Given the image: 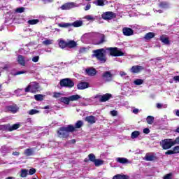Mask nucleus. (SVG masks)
I'll return each instance as SVG.
<instances>
[{
  "label": "nucleus",
  "mask_w": 179,
  "mask_h": 179,
  "mask_svg": "<svg viewBox=\"0 0 179 179\" xmlns=\"http://www.w3.org/2000/svg\"><path fill=\"white\" fill-rule=\"evenodd\" d=\"M36 90H38V83L32 82L25 88V93H36Z\"/></svg>",
  "instance_id": "f03ea898"
},
{
  "label": "nucleus",
  "mask_w": 179,
  "mask_h": 179,
  "mask_svg": "<svg viewBox=\"0 0 179 179\" xmlns=\"http://www.w3.org/2000/svg\"><path fill=\"white\" fill-rule=\"evenodd\" d=\"M83 126V122L81 120H78L75 124V128H77V129L82 128Z\"/></svg>",
  "instance_id": "79ce46f5"
},
{
  "label": "nucleus",
  "mask_w": 179,
  "mask_h": 179,
  "mask_svg": "<svg viewBox=\"0 0 179 179\" xmlns=\"http://www.w3.org/2000/svg\"><path fill=\"white\" fill-rule=\"evenodd\" d=\"M106 51H108L110 55H112V57L124 56V52H122L120 50H118L117 48H106Z\"/></svg>",
  "instance_id": "7ed1b4c3"
},
{
  "label": "nucleus",
  "mask_w": 179,
  "mask_h": 179,
  "mask_svg": "<svg viewBox=\"0 0 179 179\" xmlns=\"http://www.w3.org/2000/svg\"><path fill=\"white\" fill-rule=\"evenodd\" d=\"M173 145H179V136H178L174 141H173Z\"/></svg>",
  "instance_id": "864d4df0"
},
{
  "label": "nucleus",
  "mask_w": 179,
  "mask_h": 179,
  "mask_svg": "<svg viewBox=\"0 0 179 179\" xmlns=\"http://www.w3.org/2000/svg\"><path fill=\"white\" fill-rule=\"evenodd\" d=\"M174 150H168L167 152H165L166 155H174Z\"/></svg>",
  "instance_id": "4d7b16f0"
},
{
  "label": "nucleus",
  "mask_w": 179,
  "mask_h": 179,
  "mask_svg": "<svg viewBox=\"0 0 179 179\" xmlns=\"http://www.w3.org/2000/svg\"><path fill=\"white\" fill-rule=\"evenodd\" d=\"M159 40L162 41V43H164V44H166V45H169L170 44V41L167 38V36L162 35L160 38Z\"/></svg>",
  "instance_id": "412c9836"
},
{
  "label": "nucleus",
  "mask_w": 179,
  "mask_h": 179,
  "mask_svg": "<svg viewBox=\"0 0 179 179\" xmlns=\"http://www.w3.org/2000/svg\"><path fill=\"white\" fill-rule=\"evenodd\" d=\"M99 37L101 41L97 44H101L102 43H104V36L103 34H99Z\"/></svg>",
  "instance_id": "8fccbe9b"
},
{
  "label": "nucleus",
  "mask_w": 179,
  "mask_h": 179,
  "mask_svg": "<svg viewBox=\"0 0 179 179\" xmlns=\"http://www.w3.org/2000/svg\"><path fill=\"white\" fill-rule=\"evenodd\" d=\"M120 76H127V73H125L124 71H120Z\"/></svg>",
  "instance_id": "0e129e2a"
},
{
  "label": "nucleus",
  "mask_w": 179,
  "mask_h": 179,
  "mask_svg": "<svg viewBox=\"0 0 179 179\" xmlns=\"http://www.w3.org/2000/svg\"><path fill=\"white\" fill-rule=\"evenodd\" d=\"M169 6V3L166 1H162L159 3V8H162V9H166Z\"/></svg>",
  "instance_id": "a19ab883"
},
{
  "label": "nucleus",
  "mask_w": 179,
  "mask_h": 179,
  "mask_svg": "<svg viewBox=\"0 0 179 179\" xmlns=\"http://www.w3.org/2000/svg\"><path fill=\"white\" fill-rule=\"evenodd\" d=\"M160 145L162 146V149L166 150L167 149H170L172 146H174V143L173 139L167 138L162 140L160 142Z\"/></svg>",
  "instance_id": "20e7f679"
},
{
  "label": "nucleus",
  "mask_w": 179,
  "mask_h": 179,
  "mask_svg": "<svg viewBox=\"0 0 179 179\" xmlns=\"http://www.w3.org/2000/svg\"><path fill=\"white\" fill-rule=\"evenodd\" d=\"M62 96H64V94H62L61 92H54L53 93V97H55V99H61V98H62Z\"/></svg>",
  "instance_id": "58836bf2"
},
{
  "label": "nucleus",
  "mask_w": 179,
  "mask_h": 179,
  "mask_svg": "<svg viewBox=\"0 0 179 179\" xmlns=\"http://www.w3.org/2000/svg\"><path fill=\"white\" fill-rule=\"evenodd\" d=\"M17 62L22 66H24L26 65V59L22 55H19L17 57Z\"/></svg>",
  "instance_id": "f3484780"
},
{
  "label": "nucleus",
  "mask_w": 179,
  "mask_h": 179,
  "mask_svg": "<svg viewBox=\"0 0 179 179\" xmlns=\"http://www.w3.org/2000/svg\"><path fill=\"white\" fill-rule=\"evenodd\" d=\"M171 176H172L171 173L166 174V175L164 177V179H171Z\"/></svg>",
  "instance_id": "13d9d810"
},
{
  "label": "nucleus",
  "mask_w": 179,
  "mask_h": 179,
  "mask_svg": "<svg viewBox=\"0 0 179 179\" xmlns=\"http://www.w3.org/2000/svg\"><path fill=\"white\" fill-rule=\"evenodd\" d=\"M71 26H73V27H80L82 24H83V22L82 21H75L73 23H71Z\"/></svg>",
  "instance_id": "7c9ffc66"
},
{
  "label": "nucleus",
  "mask_w": 179,
  "mask_h": 179,
  "mask_svg": "<svg viewBox=\"0 0 179 179\" xmlns=\"http://www.w3.org/2000/svg\"><path fill=\"white\" fill-rule=\"evenodd\" d=\"M173 80L175 81V82H179V76H174L173 77Z\"/></svg>",
  "instance_id": "680f3d73"
},
{
  "label": "nucleus",
  "mask_w": 179,
  "mask_h": 179,
  "mask_svg": "<svg viewBox=\"0 0 179 179\" xmlns=\"http://www.w3.org/2000/svg\"><path fill=\"white\" fill-rule=\"evenodd\" d=\"M16 12H17V13H23V12H24V7H20L16 9Z\"/></svg>",
  "instance_id": "09e8293b"
},
{
  "label": "nucleus",
  "mask_w": 179,
  "mask_h": 179,
  "mask_svg": "<svg viewBox=\"0 0 179 179\" xmlns=\"http://www.w3.org/2000/svg\"><path fill=\"white\" fill-rule=\"evenodd\" d=\"M93 57H96V59L100 61L102 64H104L107 61V58H106V50L104 49H99L93 51Z\"/></svg>",
  "instance_id": "f257e3e1"
},
{
  "label": "nucleus",
  "mask_w": 179,
  "mask_h": 179,
  "mask_svg": "<svg viewBox=\"0 0 179 179\" xmlns=\"http://www.w3.org/2000/svg\"><path fill=\"white\" fill-rule=\"evenodd\" d=\"M150 132V130L149 129H148V128H145V129H143V134H148Z\"/></svg>",
  "instance_id": "052dcab7"
},
{
  "label": "nucleus",
  "mask_w": 179,
  "mask_h": 179,
  "mask_svg": "<svg viewBox=\"0 0 179 179\" xmlns=\"http://www.w3.org/2000/svg\"><path fill=\"white\" fill-rule=\"evenodd\" d=\"M70 101H76L77 100H79L80 99V95L76 94V95H72L69 96Z\"/></svg>",
  "instance_id": "cd10ccee"
},
{
  "label": "nucleus",
  "mask_w": 179,
  "mask_h": 179,
  "mask_svg": "<svg viewBox=\"0 0 179 179\" xmlns=\"http://www.w3.org/2000/svg\"><path fill=\"white\" fill-rule=\"evenodd\" d=\"M88 157L90 160V162H92L93 163H94V162L96 161V156H94V154H90L88 155Z\"/></svg>",
  "instance_id": "49530a36"
},
{
  "label": "nucleus",
  "mask_w": 179,
  "mask_h": 179,
  "mask_svg": "<svg viewBox=\"0 0 179 179\" xmlns=\"http://www.w3.org/2000/svg\"><path fill=\"white\" fill-rule=\"evenodd\" d=\"M57 26L59 27L66 29V27H71V26H72V24L66 23V22H61V23H57Z\"/></svg>",
  "instance_id": "5701e85b"
},
{
  "label": "nucleus",
  "mask_w": 179,
  "mask_h": 179,
  "mask_svg": "<svg viewBox=\"0 0 179 179\" xmlns=\"http://www.w3.org/2000/svg\"><path fill=\"white\" fill-rule=\"evenodd\" d=\"M134 85L136 86H141V85L143 84V80L142 79H136L134 81Z\"/></svg>",
  "instance_id": "ea45409f"
},
{
  "label": "nucleus",
  "mask_w": 179,
  "mask_h": 179,
  "mask_svg": "<svg viewBox=\"0 0 179 179\" xmlns=\"http://www.w3.org/2000/svg\"><path fill=\"white\" fill-rule=\"evenodd\" d=\"M87 48H81L80 49V52H85V51H87Z\"/></svg>",
  "instance_id": "e2e57ef3"
},
{
  "label": "nucleus",
  "mask_w": 179,
  "mask_h": 179,
  "mask_svg": "<svg viewBox=\"0 0 179 179\" xmlns=\"http://www.w3.org/2000/svg\"><path fill=\"white\" fill-rule=\"evenodd\" d=\"M85 121L88 122V124H95L96 123V117L94 116H87L85 117Z\"/></svg>",
  "instance_id": "dca6fc26"
},
{
  "label": "nucleus",
  "mask_w": 179,
  "mask_h": 179,
  "mask_svg": "<svg viewBox=\"0 0 179 179\" xmlns=\"http://www.w3.org/2000/svg\"><path fill=\"white\" fill-rule=\"evenodd\" d=\"M92 8V5H90V3H88L86 5V6L85 7V10H90V8Z\"/></svg>",
  "instance_id": "5fc2aeb1"
},
{
  "label": "nucleus",
  "mask_w": 179,
  "mask_h": 179,
  "mask_svg": "<svg viewBox=\"0 0 179 179\" xmlns=\"http://www.w3.org/2000/svg\"><path fill=\"white\" fill-rule=\"evenodd\" d=\"M20 127V124H14L13 126H10L8 127L9 131H15L17 129Z\"/></svg>",
  "instance_id": "c9c22d12"
},
{
  "label": "nucleus",
  "mask_w": 179,
  "mask_h": 179,
  "mask_svg": "<svg viewBox=\"0 0 179 179\" xmlns=\"http://www.w3.org/2000/svg\"><path fill=\"white\" fill-rule=\"evenodd\" d=\"M24 73H27V71L22 70V71H17L16 73L11 72V75H13V76H17V75H23Z\"/></svg>",
  "instance_id": "473e14b6"
},
{
  "label": "nucleus",
  "mask_w": 179,
  "mask_h": 179,
  "mask_svg": "<svg viewBox=\"0 0 179 179\" xmlns=\"http://www.w3.org/2000/svg\"><path fill=\"white\" fill-rule=\"evenodd\" d=\"M94 163L96 167H99V166L103 165V164L104 163V161L100 159H95V161H94Z\"/></svg>",
  "instance_id": "2f4dec72"
},
{
  "label": "nucleus",
  "mask_w": 179,
  "mask_h": 179,
  "mask_svg": "<svg viewBox=\"0 0 179 179\" xmlns=\"http://www.w3.org/2000/svg\"><path fill=\"white\" fill-rule=\"evenodd\" d=\"M18 110L19 108H17V106H9L6 107V111H10V113H13V114H15V113H17Z\"/></svg>",
  "instance_id": "f8f14e48"
},
{
  "label": "nucleus",
  "mask_w": 179,
  "mask_h": 179,
  "mask_svg": "<svg viewBox=\"0 0 179 179\" xmlns=\"http://www.w3.org/2000/svg\"><path fill=\"white\" fill-rule=\"evenodd\" d=\"M145 159L147 162H153V160H156V157L152 154H147Z\"/></svg>",
  "instance_id": "6ab92c4d"
},
{
  "label": "nucleus",
  "mask_w": 179,
  "mask_h": 179,
  "mask_svg": "<svg viewBox=\"0 0 179 179\" xmlns=\"http://www.w3.org/2000/svg\"><path fill=\"white\" fill-rule=\"evenodd\" d=\"M25 156H33L34 155V150L33 148H27L24 151Z\"/></svg>",
  "instance_id": "a211bd4d"
},
{
  "label": "nucleus",
  "mask_w": 179,
  "mask_h": 179,
  "mask_svg": "<svg viewBox=\"0 0 179 179\" xmlns=\"http://www.w3.org/2000/svg\"><path fill=\"white\" fill-rule=\"evenodd\" d=\"M155 33L153 32H149L148 34H146L144 36L145 40H152V38H153V37H155Z\"/></svg>",
  "instance_id": "b1692460"
},
{
  "label": "nucleus",
  "mask_w": 179,
  "mask_h": 179,
  "mask_svg": "<svg viewBox=\"0 0 179 179\" xmlns=\"http://www.w3.org/2000/svg\"><path fill=\"white\" fill-rule=\"evenodd\" d=\"M93 3L96 6H104V0H95Z\"/></svg>",
  "instance_id": "bb28decb"
},
{
  "label": "nucleus",
  "mask_w": 179,
  "mask_h": 179,
  "mask_svg": "<svg viewBox=\"0 0 179 179\" xmlns=\"http://www.w3.org/2000/svg\"><path fill=\"white\" fill-rule=\"evenodd\" d=\"M173 150L174 153H179V145L174 147Z\"/></svg>",
  "instance_id": "603ef678"
},
{
  "label": "nucleus",
  "mask_w": 179,
  "mask_h": 179,
  "mask_svg": "<svg viewBox=\"0 0 179 179\" xmlns=\"http://www.w3.org/2000/svg\"><path fill=\"white\" fill-rule=\"evenodd\" d=\"M52 43H54L53 40L46 39L43 42V44H44V45H50V44H52Z\"/></svg>",
  "instance_id": "37998d69"
},
{
  "label": "nucleus",
  "mask_w": 179,
  "mask_h": 179,
  "mask_svg": "<svg viewBox=\"0 0 179 179\" xmlns=\"http://www.w3.org/2000/svg\"><path fill=\"white\" fill-rule=\"evenodd\" d=\"M157 107L158 108H162L163 104H162V103H157Z\"/></svg>",
  "instance_id": "338daca9"
},
{
  "label": "nucleus",
  "mask_w": 179,
  "mask_h": 179,
  "mask_svg": "<svg viewBox=\"0 0 179 179\" xmlns=\"http://www.w3.org/2000/svg\"><path fill=\"white\" fill-rule=\"evenodd\" d=\"M115 160L117 163H120L121 164H128L131 163L128 159L124 157H117Z\"/></svg>",
  "instance_id": "4468645a"
},
{
  "label": "nucleus",
  "mask_w": 179,
  "mask_h": 179,
  "mask_svg": "<svg viewBox=\"0 0 179 179\" xmlns=\"http://www.w3.org/2000/svg\"><path fill=\"white\" fill-rule=\"evenodd\" d=\"M78 43H76L75 41H69L67 42V47H69V48H75V47H76Z\"/></svg>",
  "instance_id": "4be33fe9"
},
{
  "label": "nucleus",
  "mask_w": 179,
  "mask_h": 179,
  "mask_svg": "<svg viewBox=\"0 0 179 179\" xmlns=\"http://www.w3.org/2000/svg\"><path fill=\"white\" fill-rule=\"evenodd\" d=\"M43 96L42 94H36L34 96L35 100H37V101H41L43 99Z\"/></svg>",
  "instance_id": "c03bdc74"
},
{
  "label": "nucleus",
  "mask_w": 179,
  "mask_h": 179,
  "mask_svg": "<svg viewBox=\"0 0 179 179\" xmlns=\"http://www.w3.org/2000/svg\"><path fill=\"white\" fill-rule=\"evenodd\" d=\"M38 59H40V57L35 56L32 58L33 62H38Z\"/></svg>",
  "instance_id": "3c124183"
},
{
  "label": "nucleus",
  "mask_w": 179,
  "mask_h": 179,
  "mask_svg": "<svg viewBox=\"0 0 179 179\" xmlns=\"http://www.w3.org/2000/svg\"><path fill=\"white\" fill-rule=\"evenodd\" d=\"M81 5V3L78 4L74 2L67 3L62 6L61 9H62V10H68L69 9H72L73 8H79V6H80Z\"/></svg>",
  "instance_id": "423d86ee"
},
{
  "label": "nucleus",
  "mask_w": 179,
  "mask_h": 179,
  "mask_svg": "<svg viewBox=\"0 0 179 179\" xmlns=\"http://www.w3.org/2000/svg\"><path fill=\"white\" fill-rule=\"evenodd\" d=\"M111 97H112V95L110 94L100 95L99 101H101V103H105V101H108V100H110Z\"/></svg>",
  "instance_id": "9d476101"
},
{
  "label": "nucleus",
  "mask_w": 179,
  "mask_h": 179,
  "mask_svg": "<svg viewBox=\"0 0 179 179\" xmlns=\"http://www.w3.org/2000/svg\"><path fill=\"white\" fill-rule=\"evenodd\" d=\"M57 135L59 138H66L69 136V134L64 129V127H61L59 131H57Z\"/></svg>",
  "instance_id": "6e6552de"
},
{
  "label": "nucleus",
  "mask_w": 179,
  "mask_h": 179,
  "mask_svg": "<svg viewBox=\"0 0 179 179\" xmlns=\"http://www.w3.org/2000/svg\"><path fill=\"white\" fill-rule=\"evenodd\" d=\"M59 45L60 48H65V47H68V42H65L64 40H59Z\"/></svg>",
  "instance_id": "393cba45"
},
{
  "label": "nucleus",
  "mask_w": 179,
  "mask_h": 179,
  "mask_svg": "<svg viewBox=\"0 0 179 179\" xmlns=\"http://www.w3.org/2000/svg\"><path fill=\"white\" fill-rule=\"evenodd\" d=\"M84 19H86V20L94 22V20H96V17H94L93 15H87L84 17Z\"/></svg>",
  "instance_id": "c756f323"
},
{
  "label": "nucleus",
  "mask_w": 179,
  "mask_h": 179,
  "mask_svg": "<svg viewBox=\"0 0 179 179\" xmlns=\"http://www.w3.org/2000/svg\"><path fill=\"white\" fill-rule=\"evenodd\" d=\"M140 132L138 131H134L131 133V139H135L138 138L140 135Z\"/></svg>",
  "instance_id": "f704fd0d"
},
{
  "label": "nucleus",
  "mask_w": 179,
  "mask_h": 179,
  "mask_svg": "<svg viewBox=\"0 0 179 179\" xmlns=\"http://www.w3.org/2000/svg\"><path fill=\"white\" fill-rule=\"evenodd\" d=\"M86 72L87 75H89L90 76H94V75L97 73V71H96V69L93 68L86 69Z\"/></svg>",
  "instance_id": "aec40b11"
},
{
  "label": "nucleus",
  "mask_w": 179,
  "mask_h": 179,
  "mask_svg": "<svg viewBox=\"0 0 179 179\" xmlns=\"http://www.w3.org/2000/svg\"><path fill=\"white\" fill-rule=\"evenodd\" d=\"M27 173H29V171H27V169H22L20 177H22V178H24L25 177L27 176Z\"/></svg>",
  "instance_id": "4c0bfd02"
},
{
  "label": "nucleus",
  "mask_w": 179,
  "mask_h": 179,
  "mask_svg": "<svg viewBox=\"0 0 179 179\" xmlns=\"http://www.w3.org/2000/svg\"><path fill=\"white\" fill-rule=\"evenodd\" d=\"M133 113H134V114H138V113H139V109H138V108L134 109V110H133Z\"/></svg>",
  "instance_id": "69168bd1"
},
{
  "label": "nucleus",
  "mask_w": 179,
  "mask_h": 179,
  "mask_svg": "<svg viewBox=\"0 0 179 179\" xmlns=\"http://www.w3.org/2000/svg\"><path fill=\"white\" fill-rule=\"evenodd\" d=\"M38 20H28V24H37L38 23Z\"/></svg>",
  "instance_id": "de8ad7c7"
},
{
  "label": "nucleus",
  "mask_w": 179,
  "mask_h": 179,
  "mask_svg": "<svg viewBox=\"0 0 179 179\" xmlns=\"http://www.w3.org/2000/svg\"><path fill=\"white\" fill-rule=\"evenodd\" d=\"M115 17V13L111 11L105 12L101 15L102 19L104 20H111V19H114Z\"/></svg>",
  "instance_id": "0eeeda50"
},
{
  "label": "nucleus",
  "mask_w": 179,
  "mask_h": 179,
  "mask_svg": "<svg viewBox=\"0 0 179 179\" xmlns=\"http://www.w3.org/2000/svg\"><path fill=\"white\" fill-rule=\"evenodd\" d=\"M110 114H111V115H113V117H116V115H117L118 113L116 110H112V111H110Z\"/></svg>",
  "instance_id": "6e6d98bb"
},
{
  "label": "nucleus",
  "mask_w": 179,
  "mask_h": 179,
  "mask_svg": "<svg viewBox=\"0 0 179 179\" xmlns=\"http://www.w3.org/2000/svg\"><path fill=\"white\" fill-rule=\"evenodd\" d=\"M64 128V129L69 134V132H73V131H75V127H73V125L70 124L68 125L66 127H63Z\"/></svg>",
  "instance_id": "a878e982"
},
{
  "label": "nucleus",
  "mask_w": 179,
  "mask_h": 179,
  "mask_svg": "<svg viewBox=\"0 0 179 179\" xmlns=\"http://www.w3.org/2000/svg\"><path fill=\"white\" fill-rule=\"evenodd\" d=\"M60 86L62 87H69L71 89L75 86V83L70 78H64L60 80Z\"/></svg>",
  "instance_id": "39448f33"
},
{
  "label": "nucleus",
  "mask_w": 179,
  "mask_h": 179,
  "mask_svg": "<svg viewBox=\"0 0 179 179\" xmlns=\"http://www.w3.org/2000/svg\"><path fill=\"white\" fill-rule=\"evenodd\" d=\"M129 177L127 175H116L113 179H129Z\"/></svg>",
  "instance_id": "c85d7f7f"
},
{
  "label": "nucleus",
  "mask_w": 179,
  "mask_h": 179,
  "mask_svg": "<svg viewBox=\"0 0 179 179\" xmlns=\"http://www.w3.org/2000/svg\"><path fill=\"white\" fill-rule=\"evenodd\" d=\"M122 31L124 36H129L134 34V30H132V29L131 28H128V27L123 28Z\"/></svg>",
  "instance_id": "ddd939ff"
},
{
  "label": "nucleus",
  "mask_w": 179,
  "mask_h": 179,
  "mask_svg": "<svg viewBox=\"0 0 179 179\" xmlns=\"http://www.w3.org/2000/svg\"><path fill=\"white\" fill-rule=\"evenodd\" d=\"M176 115H177V117H179V110H176Z\"/></svg>",
  "instance_id": "774afa93"
},
{
  "label": "nucleus",
  "mask_w": 179,
  "mask_h": 179,
  "mask_svg": "<svg viewBox=\"0 0 179 179\" xmlns=\"http://www.w3.org/2000/svg\"><path fill=\"white\" fill-rule=\"evenodd\" d=\"M34 173H36V169H31L29 170V174H30V176H33V174H34Z\"/></svg>",
  "instance_id": "bf43d9fd"
},
{
  "label": "nucleus",
  "mask_w": 179,
  "mask_h": 179,
  "mask_svg": "<svg viewBox=\"0 0 179 179\" xmlns=\"http://www.w3.org/2000/svg\"><path fill=\"white\" fill-rule=\"evenodd\" d=\"M154 121H155V117L153 116H148L147 117V122L150 125H152V124H153Z\"/></svg>",
  "instance_id": "e433bc0d"
},
{
  "label": "nucleus",
  "mask_w": 179,
  "mask_h": 179,
  "mask_svg": "<svg viewBox=\"0 0 179 179\" xmlns=\"http://www.w3.org/2000/svg\"><path fill=\"white\" fill-rule=\"evenodd\" d=\"M77 87L79 90H84L89 87V84L86 82H82L78 84Z\"/></svg>",
  "instance_id": "2eb2a0df"
},
{
  "label": "nucleus",
  "mask_w": 179,
  "mask_h": 179,
  "mask_svg": "<svg viewBox=\"0 0 179 179\" xmlns=\"http://www.w3.org/2000/svg\"><path fill=\"white\" fill-rule=\"evenodd\" d=\"M143 69L142 66H133L131 69V72L132 73H139V72L143 71Z\"/></svg>",
  "instance_id": "9b49d317"
},
{
  "label": "nucleus",
  "mask_w": 179,
  "mask_h": 179,
  "mask_svg": "<svg viewBox=\"0 0 179 179\" xmlns=\"http://www.w3.org/2000/svg\"><path fill=\"white\" fill-rule=\"evenodd\" d=\"M102 76L106 82H111L113 80V74L110 71H106Z\"/></svg>",
  "instance_id": "1a4fd4ad"
},
{
  "label": "nucleus",
  "mask_w": 179,
  "mask_h": 179,
  "mask_svg": "<svg viewBox=\"0 0 179 179\" xmlns=\"http://www.w3.org/2000/svg\"><path fill=\"white\" fill-rule=\"evenodd\" d=\"M59 101L62 103H64V104H69V101H71V100L69 99V97H62Z\"/></svg>",
  "instance_id": "72a5a7b5"
},
{
  "label": "nucleus",
  "mask_w": 179,
  "mask_h": 179,
  "mask_svg": "<svg viewBox=\"0 0 179 179\" xmlns=\"http://www.w3.org/2000/svg\"><path fill=\"white\" fill-rule=\"evenodd\" d=\"M39 113H40V111H38L36 109H32L28 112V114H29V115H34V114H38Z\"/></svg>",
  "instance_id": "a18cd8bd"
}]
</instances>
